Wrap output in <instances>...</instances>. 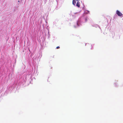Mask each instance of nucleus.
Masks as SVG:
<instances>
[{"label": "nucleus", "mask_w": 123, "mask_h": 123, "mask_svg": "<svg viewBox=\"0 0 123 123\" xmlns=\"http://www.w3.org/2000/svg\"><path fill=\"white\" fill-rule=\"evenodd\" d=\"M116 13L118 16H121L122 15V13L118 10L116 11Z\"/></svg>", "instance_id": "1"}, {"label": "nucleus", "mask_w": 123, "mask_h": 123, "mask_svg": "<svg viewBox=\"0 0 123 123\" xmlns=\"http://www.w3.org/2000/svg\"><path fill=\"white\" fill-rule=\"evenodd\" d=\"M76 6L78 7H80V2H77L76 4Z\"/></svg>", "instance_id": "2"}, {"label": "nucleus", "mask_w": 123, "mask_h": 123, "mask_svg": "<svg viewBox=\"0 0 123 123\" xmlns=\"http://www.w3.org/2000/svg\"><path fill=\"white\" fill-rule=\"evenodd\" d=\"M76 0H73V4L74 5H75L76 3Z\"/></svg>", "instance_id": "3"}, {"label": "nucleus", "mask_w": 123, "mask_h": 123, "mask_svg": "<svg viewBox=\"0 0 123 123\" xmlns=\"http://www.w3.org/2000/svg\"><path fill=\"white\" fill-rule=\"evenodd\" d=\"M89 46L90 47V49H91L92 48V45H91V44H89Z\"/></svg>", "instance_id": "4"}, {"label": "nucleus", "mask_w": 123, "mask_h": 123, "mask_svg": "<svg viewBox=\"0 0 123 123\" xmlns=\"http://www.w3.org/2000/svg\"><path fill=\"white\" fill-rule=\"evenodd\" d=\"M56 48L57 49H59L60 48V47H59V46H57V47H56Z\"/></svg>", "instance_id": "5"}]
</instances>
